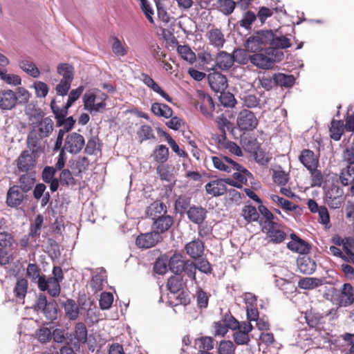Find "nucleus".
<instances>
[{"instance_id": "nucleus-33", "label": "nucleus", "mask_w": 354, "mask_h": 354, "mask_svg": "<svg viewBox=\"0 0 354 354\" xmlns=\"http://www.w3.org/2000/svg\"><path fill=\"white\" fill-rule=\"evenodd\" d=\"M57 73L62 77L63 80L73 82L74 78V68L67 63L59 64L57 67Z\"/></svg>"}, {"instance_id": "nucleus-63", "label": "nucleus", "mask_w": 354, "mask_h": 354, "mask_svg": "<svg viewBox=\"0 0 354 354\" xmlns=\"http://www.w3.org/2000/svg\"><path fill=\"white\" fill-rule=\"evenodd\" d=\"M196 270H197V268H196L195 263L188 260L184 267L183 272H185V273L187 276V277H189L192 281H194L195 283H196L197 282L196 277Z\"/></svg>"}, {"instance_id": "nucleus-64", "label": "nucleus", "mask_w": 354, "mask_h": 354, "mask_svg": "<svg viewBox=\"0 0 354 354\" xmlns=\"http://www.w3.org/2000/svg\"><path fill=\"white\" fill-rule=\"evenodd\" d=\"M59 180L61 184L68 186L75 184V179L68 169H64L62 171L59 176Z\"/></svg>"}, {"instance_id": "nucleus-18", "label": "nucleus", "mask_w": 354, "mask_h": 354, "mask_svg": "<svg viewBox=\"0 0 354 354\" xmlns=\"http://www.w3.org/2000/svg\"><path fill=\"white\" fill-rule=\"evenodd\" d=\"M226 184V178L212 180L205 185V190L213 196H221L227 192Z\"/></svg>"}, {"instance_id": "nucleus-53", "label": "nucleus", "mask_w": 354, "mask_h": 354, "mask_svg": "<svg viewBox=\"0 0 354 354\" xmlns=\"http://www.w3.org/2000/svg\"><path fill=\"white\" fill-rule=\"evenodd\" d=\"M157 174L162 180L170 182L174 176L173 174L169 170V167L167 165L160 164L156 168Z\"/></svg>"}, {"instance_id": "nucleus-37", "label": "nucleus", "mask_w": 354, "mask_h": 354, "mask_svg": "<svg viewBox=\"0 0 354 354\" xmlns=\"http://www.w3.org/2000/svg\"><path fill=\"white\" fill-rule=\"evenodd\" d=\"M241 141L245 149L251 153H257V150L259 149V144L257 138L254 136H243L241 137Z\"/></svg>"}, {"instance_id": "nucleus-5", "label": "nucleus", "mask_w": 354, "mask_h": 354, "mask_svg": "<svg viewBox=\"0 0 354 354\" xmlns=\"http://www.w3.org/2000/svg\"><path fill=\"white\" fill-rule=\"evenodd\" d=\"M84 145V137L77 133L73 132L66 136L64 145L61 149L64 151L76 154L82 149Z\"/></svg>"}, {"instance_id": "nucleus-61", "label": "nucleus", "mask_w": 354, "mask_h": 354, "mask_svg": "<svg viewBox=\"0 0 354 354\" xmlns=\"http://www.w3.org/2000/svg\"><path fill=\"white\" fill-rule=\"evenodd\" d=\"M84 90L83 86H80L75 89L71 91L68 95L67 102L66 103V109H68L72 104L80 97Z\"/></svg>"}, {"instance_id": "nucleus-56", "label": "nucleus", "mask_w": 354, "mask_h": 354, "mask_svg": "<svg viewBox=\"0 0 354 354\" xmlns=\"http://www.w3.org/2000/svg\"><path fill=\"white\" fill-rule=\"evenodd\" d=\"M257 16L252 11H247L243 14L242 19L239 21V25L245 28L250 29L251 25L256 20Z\"/></svg>"}, {"instance_id": "nucleus-19", "label": "nucleus", "mask_w": 354, "mask_h": 354, "mask_svg": "<svg viewBox=\"0 0 354 354\" xmlns=\"http://www.w3.org/2000/svg\"><path fill=\"white\" fill-rule=\"evenodd\" d=\"M26 276L32 283H37L39 288H44L43 279L44 274H40V269L35 263H29L26 268Z\"/></svg>"}, {"instance_id": "nucleus-28", "label": "nucleus", "mask_w": 354, "mask_h": 354, "mask_svg": "<svg viewBox=\"0 0 354 354\" xmlns=\"http://www.w3.org/2000/svg\"><path fill=\"white\" fill-rule=\"evenodd\" d=\"M60 281H58L56 279H53L51 277L44 278L43 279V283L44 284V288H39L41 291L48 290V293L53 297H57L60 293Z\"/></svg>"}, {"instance_id": "nucleus-8", "label": "nucleus", "mask_w": 354, "mask_h": 354, "mask_svg": "<svg viewBox=\"0 0 354 354\" xmlns=\"http://www.w3.org/2000/svg\"><path fill=\"white\" fill-rule=\"evenodd\" d=\"M233 178H226V183L237 188H241L245 185L248 177H251L252 174L244 167L237 163V167L233 168Z\"/></svg>"}, {"instance_id": "nucleus-52", "label": "nucleus", "mask_w": 354, "mask_h": 354, "mask_svg": "<svg viewBox=\"0 0 354 354\" xmlns=\"http://www.w3.org/2000/svg\"><path fill=\"white\" fill-rule=\"evenodd\" d=\"M305 319L308 325L314 328L321 323L323 316L319 313L310 311L306 313Z\"/></svg>"}, {"instance_id": "nucleus-6", "label": "nucleus", "mask_w": 354, "mask_h": 354, "mask_svg": "<svg viewBox=\"0 0 354 354\" xmlns=\"http://www.w3.org/2000/svg\"><path fill=\"white\" fill-rule=\"evenodd\" d=\"M195 106L207 118H210L214 109L212 98L203 91H198L195 98Z\"/></svg>"}, {"instance_id": "nucleus-60", "label": "nucleus", "mask_w": 354, "mask_h": 354, "mask_svg": "<svg viewBox=\"0 0 354 354\" xmlns=\"http://www.w3.org/2000/svg\"><path fill=\"white\" fill-rule=\"evenodd\" d=\"M310 172L311 186L312 187H321L323 183V175L320 170L317 167L308 169Z\"/></svg>"}, {"instance_id": "nucleus-14", "label": "nucleus", "mask_w": 354, "mask_h": 354, "mask_svg": "<svg viewBox=\"0 0 354 354\" xmlns=\"http://www.w3.org/2000/svg\"><path fill=\"white\" fill-rule=\"evenodd\" d=\"M325 201L330 208H339L343 202L342 191L337 187H333L326 193Z\"/></svg>"}, {"instance_id": "nucleus-9", "label": "nucleus", "mask_w": 354, "mask_h": 354, "mask_svg": "<svg viewBox=\"0 0 354 354\" xmlns=\"http://www.w3.org/2000/svg\"><path fill=\"white\" fill-rule=\"evenodd\" d=\"M161 239L158 232L152 231L138 236L136 244L140 248L148 249L155 246Z\"/></svg>"}, {"instance_id": "nucleus-55", "label": "nucleus", "mask_w": 354, "mask_h": 354, "mask_svg": "<svg viewBox=\"0 0 354 354\" xmlns=\"http://www.w3.org/2000/svg\"><path fill=\"white\" fill-rule=\"evenodd\" d=\"M140 8L145 17L151 24H154L153 15L154 11L148 0H140Z\"/></svg>"}, {"instance_id": "nucleus-36", "label": "nucleus", "mask_w": 354, "mask_h": 354, "mask_svg": "<svg viewBox=\"0 0 354 354\" xmlns=\"http://www.w3.org/2000/svg\"><path fill=\"white\" fill-rule=\"evenodd\" d=\"M28 281L24 278L19 279L14 288V294L18 301H23L28 290Z\"/></svg>"}, {"instance_id": "nucleus-7", "label": "nucleus", "mask_w": 354, "mask_h": 354, "mask_svg": "<svg viewBox=\"0 0 354 354\" xmlns=\"http://www.w3.org/2000/svg\"><path fill=\"white\" fill-rule=\"evenodd\" d=\"M236 124L241 130L251 131L257 127L258 120L253 112L243 109L238 115Z\"/></svg>"}, {"instance_id": "nucleus-42", "label": "nucleus", "mask_w": 354, "mask_h": 354, "mask_svg": "<svg viewBox=\"0 0 354 354\" xmlns=\"http://www.w3.org/2000/svg\"><path fill=\"white\" fill-rule=\"evenodd\" d=\"M330 137L335 141L340 140L343 132V123L340 120H333L331 122V127L330 129Z\"/></svg>"}, {"instance_id": "nucleus-45", "label": "nucleus", "mask_w": 354, "mask_h": 354, "mask_svg": "<svg viewBox=\"0 0 354 354\" xmlns=\"http://www.w3.org/2000/svg\"><path fill=\"white\" fill-rule=\"evenodd\" d=\"M167 212L166 205L160 201H156L153 203L148 209V214L153 218H157L158 216L162 215Z\"/></svg>"}, {"instance_id": "nucleus-3", "label": "nucleus", "mask_w": 354, "mask_h": 354, "mask_svg": "<svg viewBox=\"0 0 354 354\" xmlns=\"http://www.w3.org/2000/svg\"><path fill=\"white\" fill-rule=\"evenodd\" d=\"M107 95L101 91H88L82 97L84 109L91 114H96L105 109Z\"/></svg>"}, {"instance_id": "nucleus-11", "label": "nucleus", "mask_w": 354, "mask_h": 354, "mask_svg": "<svg viewBox=\"0 0 354 354\" xmlns=\"http://www.w3.org/2000/svg\"><path fill=\"white\" fill-rule=\"evenodd\" d=\"M25 194L26 192L20 189L18 185L10 187L6 196L7 205L10 207H17L22 204L25 198Z\"/></svg>"}, {"instance_id": "nucleus-15", "label": "nucleus", "mask_w": 354, "mask_h": 354, "mask_svg": "<svg viewBox=\"0 0 354 354\" xmlns=\"http://www.w3.org/2000/svg\"><path fill=\"white\" fill-rule=\"evenodd\" d=\"M17 102L16 93L11 90L0 91V109L10 110L15 106Z\"/></svg>"}, {"instance_id": "nucleus-23", "label": "nucleus", "mask_w": 354, "mask_h": 354, "mask_svg": "<svg viewBox=\"0 0 354 354\" xmlns=\"http://www.w3.org/2000/svg\"><path fill=\"white\" fill-rule=\"evenodd\" d=\"M291 238L292 241L288 243V249L300 254H307L310 252V246L307 242L298 238L295 234H291Z\"/></svg>"}, {"instance_id": "nucleus-58", "label": "nucleus", "mask_w": 354, "mask_h": 354, "mask_svg": "<svg viewBox=\"0 0 354 354\" xmlns=\"http://www.w3.org/2000/svg\"><path fill=\"white\" fill-rule=\"evenodd\" d=\"M219 10L225 15H230L234 10L236 3L233 0H218Z\"/></svg>"}, {"instance_id": "nucleus-38", "label": "nucleus", "mask_w": 354, "mask_h": 354, "mask_svg": "<svg viewBox=\"0 0 354 354\" xmlns=\"http://www.w3.org/2000/svg\"><path fill=\"white\" fill-rule=\"evenodd\" d=\"M19 66L21 70L34 78L38 77L40 75L39 68L31 61L21 60L19 62Z\"/></svg>"}, {"instance_id": "nucleus-22", "label": "nucleus", "mask_w": 354, "mask_h": 354, "mask_svg": "<svg viewBox=\"0 0 354 354\" xmlns=\"http://www.w3.org/2000/svg\"><path fill=\"white\" fill-rule=\"evenodd\" d=\"M204 249V244L203 241L199 239L192 241L185 245L187 254L190 257L195 259L203 256Z\"/></svg>"}, {"instance_id": "nucleus-40", "label": "nucleus", "mask_w": 354, "mask_h": 354, "mask_svg": "<svg viewBox=\"0 0 354 354\" xmlns=\"http://www.w3.org/2000/svg\"><path fill=\"white\" fill-rule=\"evenodd\" d=\"M35 182V179L33 176L30 174H23L19 178V189L24 191V192H28L30 191Z\"/></svg>"}, {"instance_id": "nucleus-54", "label": "nucleus", "mask_w": 354, "mask_h": 354, "mask_svg": "<svg viewBox=\"0 0 354 354\" xmlns=\"http://www.w3.org/2000/svg\"><path fill=\"white\" fill-rule=\"evenodd\" d=\"M112 51L118 57H124L127 54V48L117 37H113Z\"/></svg>"}, {"instance_id": "nucleus-24", "label": "nucleus", "mask_w": 354, "mask_h": 354, "mask_svg": "<svg viewBox=\"0 0 354 354\" xmlns=\"http://www.w3.org/2000/svg\"><path fill=\"white\" fill-rule=\"evenodd\" d=\"M35 165L31 153L28 151H24L17 159V167L21 171H27L31 169Z\"/></svg>"}, {"instance_id": "nucleus-12", "label": "nucleus", "mask_w": 354, "mask_h": 354, "mask_svg": "<svg viewBox=\"0 0 354 354\" xmlns=\"http://www.w3.org/2000/svg\"><path fill=\"white\" fill-rule=\"evenodd\" d=\"M214 167L221 171L231 173L234 167H237V162L230 158L225 156H216L211 157Z\"/></svg>"}, {"instance_id": "nucleus-31", "label": "nucleus", "mask_w": 354, "mask_h": 354, "mask_svg": "<svg viewBox=\"0 0 354 354\" xmlns=\"http://www.w3.org/2000/svg\"><path fill=\"white\" fill-rule=\"evenodd\" d=\"M339 182L344 186H348L354 182V167L345 165L340 170Z\"/></svg>"}, {"instance_id": "nucleus-32", "label": "nucleus", "mask_w": 354, "mask_h": 354, "mask_svg": "<svg viewBox=\"0 0 354 354\" xmlns=\"http://www.w3.org/2000/svg\"><path fill=\"white\" fill-rule=\"evenodd\" d=\"M151 110L155 115L165 118H169L173 114V111L169 106L158 102L153 103Z\"/></svg>"}, {"instance_id": "nucleus-13", "label": "nucleus", "mask_w": 354, "mask_h": 354, "mask_svg": "<svg viewBox=\"0 0 354 354\" xmlns=\"http://www.w3.org/2000/svg\"><path fill=\"white\" fill-rule=\"evenodd\" d=\"M207 78L210 87L216 93H222L227 87V78L221 73H210Z\"/></svg>"}, {"instance_id": "nucleus-39", "label": "nucleus", "mask_w": 354, "mask_h": 354, "mask_svg": "<svg viewBox=\"0 0 354 354\" xmlns=\"http://www.w3.org/2000/svg\"><path fill=\"white\" fill-rule=\"evenodd\" d=\"M153 157L156 162L164 164L169 158V149L165 145H158L153 151Z\"/></svg>"}, {"instance_id": "nucleus-4", "label": "nucleus", "mask_w": 354, "mask_h": 354, "mask_svg": "<svg viewBox=\"0 0 354 354\" xmlns=\"http://www.w3.org/2000/svg\"><path fill=\"white\" fill-rule=\"evenodd\" d=\"M272 38V30L258 31L247 39L245 44V48L252 53L260 52L266 48V46L270 44L269 42Z\"/></svg>"}, {"instance_id": "nucleus-50", "label": "nucleus", "mask_w": 354, "mask_h": 354, "mask_svg": "<svg viewBox=\"0 0 354 354\" xmlns=\"http://www.w3.org/2000/svg\"><path fill=\"white\" fill-rule=\"evenodd\" d=\"M75 338L78 342L85 343L87 340V329L84 324L79 322L75 328Z\"/></svg>"}, {"instance_id": "nucleus-17", "label": "nucleus", "mask_w": 354, "mask_h": 354, "mask_svg": "<svg viewBox=\"0 0 354 354\" xmlns=\"http://www.w3.org/2000/svg\"><path fill=\"white\" fill-rule=\"evenodd\" d=\"M188 260L180 253L175 252L169 259V270L176 275L180 274L183 272L184 267Z\"/></svg>"}, {"instance_id": "nucleus-21", "label": "nucleus", "mask_w": 354, "mask_h": 354, "mask_svg": "<svg viewBox=\"0 0 354 354\" xmlns=\"http://www.w3.org/2000/svg\"><path fill=\"white\" fill-rule=\"evenodd\" d=\"M299 159L303 165L308 170L317 167L319 160L315 153L309 149H304L301 152Z\"/></svg>"}, {"instance_id": "nucleus-26", "label": "nucleus", "mask_w": 354, "mask_h": 354, "mask_svg": "<svg viewBox=\"0 0 354 354\" xmlns=\"http://www.w3.org/2000/svg\"><path fill=\"white\" fill-rule=\"evenodd\" d=\"M297 267L299 272L304 274H311L316 270V263L310 257L304 256L297 259Z\"/></svg>"}, {"instance_id": "nucleus-10", "label": "nucleus", "mask_w": 354, "mask_h": 354, "mask_svg": "<svg viewBox=\"0 0 354 354\" xmlns=\"http://www.w3.org/2000/svg\"><path fill=\"white\" fill-rule=\"evenodd\" d=\"M262 231L274 243L283 242L286 237V233L280 229L279 225L277 222L268 223L267 225H263Z\"/></svg>"}, {"instance_id": "nucleus-44", "label": "nucleus", "mask_w": 354, "mask_h": 354, "mask_svg": "<svg viewBox=\"0 0 354 354\" xmlns=\"http://www.w3.org/2000/svg\"><path fill=\"white\" fill-rule=\"evenodd\" d=\"M270 198L273 202L277 203L286 210L294 211L298 207V206L295 205L293 203L280 197L278 195L271 194Z\"/></svg>"}, {"instance_id": "nucleus-51", "label": "nucleus", "mask_w": 354, "mask_h": 354, "mask_svg": "<svg viewBox=\"0 0 354 354\" xmlns=\"http://www.w3.org/2000/svg\"><path fill=\"white\" fill-rule=\"evenodd\" d=\"M236 346L230 340H222L218 347V354H235Z\"/></svg>"}, {"instance_id": "nucleus-47", "label": "nucleus", "mask_w": 354, "mask_h": 354, "mask_svg": "<svg viewBox=\"0 0 354 354\" xmlns=\"http://www.w3.org/2000/svg\"><path fill=\"white\" fill-rule=\"evenodd\" d=\"M167 288L171 293H176L183 288L182 278L179 275L172 276L167 281Z\"/></svg>"}, {"instance_id": "nucleus-35", "label": "nucleus", "mask_w": 354, "mask_h": 354, "mask_svg": "<svg viewBox=\"0 0 354 354\" xmlns=\"http://www.w3.org/2000/svg\"><path fill=\"white\" fill-rule=\"evenodd\" d=\"M66 316L71 320L76 319L79 316V306L74 300L68 299L63 303Z\"/></svg>"}, {"instance_id": "nucleus-59", "label": "nucleus", "mask_w": 354, "mask_h": 354, "mask_svg": "<svg viewBox=\"0 0 354 354\" xmlns=\"http://www.w3.org/2000/svg\"><path fill=\"white\" fill-rule=\"evenodd\" d=\"M138 136L141 142L155 138L152 128L147 124H144L140 127L138 131Z\"/></svg>"}, {"instance_id": "nucleus-25", "label": "nucleus", "mask_w": 354, "mask_h": 354, "mask_svg": "<svg viewBox=\"0 0 354 354\" xmlns=\"http://www.w3.org/2000/svg\"><path fill=\"white\" fill-rule=\"evenodd\" d=\"M216 66L222 71L229 70L234 64L232 55L225 51L219 52L216 57Z\"/></svg>"}, {"instance_id": "nucleus-57", "label": "nucleus", "mask_w": 354, "mask_h": 354, "mask_svg": "<svg viewBox=\"0 0 354 354\" xmlns=\"http://www.w3.org/2000/svg\"><path fill=\"white\" fill-rule=\"evenodd\" d=\"M342 162L345 165H354V146L348 147L342 151Z\"/></svg>"}, {"instance_id": "nucleus-30", "label": "nucleus", "mask_w": 354, "mask_h": 354, "mask_svg": "<svg viewBox=\"0 0 354 354\" xmlns=\"http://www.w3.org/2000/svg\"><path fill=\"white\" fill-rule=\"evenodd\" d=\"M209 44L216 48H222L225 39L224 35L218 28H212L207 33Z\"/></svg>"}, {"instance_id": "nucleus-27", "label": "nucleus", "mask_w": 354, "mask_h": 354, "mask_svg": "<svg viewBox=\"0 0 354 354\" xmlns=\"http://www.w3.org/2000/svg\"><path fill=\"white\" fill-rule=\"evenodd\" d=\"M106 278L105 270L103 268H98L96 273L93 275L90 282V286L95 292L101 291L103 289Z\"/></svg>"}, {"instance_id": "nucleus-43", "label": "nucleus", "mask_w": 354, "mask_h": 354, "mask_svg": "<svg viewBox=\"0 0 354 354\" xmlns=\"http://www.w3.org/2000/svg\"><path fill=\"white\" fill-rule=\"evenodd\" d=\"M232 55L234 63L236 62L239 64H246L249 61L251 62V55H249L244 49H235Z\"/></svg>"}, {"instance_id": "nucleus-29", "label": "nucleus", "mask_w": 354, "mask_h": 354, "mask_svg": "<svg viewBox=\"0 0 354 354\" xmlns=\"http://www.w3.org/2000/svg\"><path fill=\"white\" fill-rule=\"evenodd\" d=\"M207 211L201 207L192 206L187 212L188 218L193 223L201 224L206 217Z\"/></svg>"}, {"instance_id": "nucleus-46", "label": "nucleus", "mask_w": 354, "mask_h": 354, "mask_svg": "<svg viewBox=\"0 0 354 354\" xmlns=\"http://www.w3.org/2000/svg\"><path fill=\"white\" fill-rule=\"evenodd\" d=\"M321 285V280L317 278L304 277L298 282V286L301 289L310 290Z\"/></svg>"}, {"instance_id": "nucleus-2", "label": "nucleus", "mask_w": 354, "mask_h": 354, "mask_svg": "<svg viewBox=\"0 0 354 354\" xmlns=\"http://www.w3.org/2000/svg\"><path fill=\"white\" fill-rule=\"evenodd\" d=\"M283 53L274 48H266L251 55V63L261 69L272 68L275 62H280L283 57Z\"/></svg>"}, {"instance_id": "nucleus-16", "label": "nucleus", "mask_w": 354, "mask_h": 354, "mask_svg": "<svg viewBox=\"0 0 354 354\" xmlns=\"http://www.w3.org/2000/svg\"><path fill=\"white\" fill-rule=\"evenodd\" d=\"M153 232L163 233L167 231L174 224L173 218L169 215H160L157 218L153 217Z\"/></svg>"}, {"instance_id": "nucleus-1", "label": "nucleus", "mask_w": 354, "mask_h": 354, "mask_svg": "<svg viewBox=\"0 0 354 354\" xmlns=\"http://www.w3.org/2000/svg\"><path fill=\"white\" fill-rule=\"evenodd\" d=\"M53 121L48 117L32 124L31 131L27 138V145L32 153L44 149L45 145L43 140L49 137L53 131Z\"/></svg>"}, {"instance_id": "nucleus-41", "label": "nucleus", "mask_w": 354, "mask_h": 354, "mask_svg": "<svg viewBox=\"0 0 354 354\" xmlns=\"http://www.w3.org/2000/svg\"><path fill=\"white\" fill-rule=\"evenodd\" d=\"M274 80L277 85L290 87L294 84L295 80L293 75L278 73L274 75Z\"/></svg>"}, {"instance_id": "nucleus-34", "label": "nucleus", "mask_w": 354, "mask_h": 354, "mask_svg": "<svg viewBox=\"0 0 354 354\" xmlns=\"http://www.w3.org/2000/svg\"><path fill=\"white\" fill-rule=\"evenodd\" d=\"M269 48H274L278 50L279 49H285L290 46V41L288 38L285 36H277L272 32V38L270 39Z\"/></svg>"}, {"instance_id": "nucleus-49", "label": "nucleus", "mask_w": 354, "mask_h": 354, "mask_svg": "<svg viewBox=\"0 0 354 354\" xmlns=\"http://www.w3.org/2000/svg\"><path fill=\"white\" fill-rule=\"evenodd\" d=\"M242 215L249 223L257 221L259 216L256 207L252 205L245 206L242 210Z\"/></svg>"}, {"instance_id": "nucleus-20", "label": "nucleus", "mask_w": 354, "mask_h": 354, "mask_svg": "<svg viewBox=\"0 0 354 354\" xmlns=\"http://www.w3.org/2000/svg\"><path fill=\"white\" fill-rule=\"evenodd\" d=\"M140 80L142 82L156 93L162 96L168 102H172V98L164 91L161 87L147 74L142 73Z\"/></svg>"}, {"instance_id": "nucleus-48", "label": "nucleus", "mask_w": 354, "mask_h": 354, "mask_svg": "<svg viewBox=\"0 0 354 354\" xmlns=\"http://www.w3.org/2000/svg\"><path fill=\"white\" fill-rule=\"evenodd\" d=\"M177 51L183 59L191 64L195 62L196 55L189 46H178L177 48Z\"/></svg>"}, {"instance_id": "nucleus-62", "label": "nucleus", "mask_w": 354, "mask_h": 354, "mask_svg": "<svg viewBox=\"0 0 354 354\" xmlns=\"http://www.w3.org/2000/svg\"><path fill=\"white\" fill-rule=\"evenodd\" d=\"M113 301V296L111 292H104L101 294L100 299V306L102 310L109 309Z\"/></svg>"}]
</instances>
